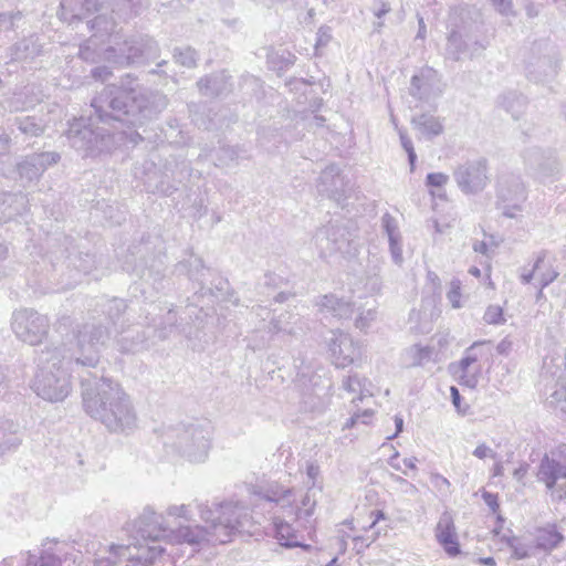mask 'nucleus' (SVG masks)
Here are the masks:
<instances>
[{"instance_id": "obj_1", "label": "nucleus", "mask_w": 566, "mask_h": 566, "mask_svg": "<svg viewBox=\"0 0 566 566\" xmlns=\"http://www.w3.org/2000/svg\"><path fill=\"white\" fill-rule=\"evenodd\" d=\"M127 82L122 86L109 85L93 98L97 122L107 124L114 129L104 127L93 128V118L74 119L66 132V138L72 148L83 153V156H95L111 151L118 132L115 123L123 125H140L161 113L168 105L166 95L142 87L135 78L127 75Z\"/></svg>"}, {"instance_id": "obj_2", "label": "nucleus", "mask_w": 566, "mask_h": 566, "mask_svg": "<svg viewBox=\"0 0 566 566\" xmlns=\"http://www.w3.org/2000/svg\"><path fill=\"white\" fill-rule=\"evenodd\" d=\"M109 339L108 328L92 319L78 327L74 348L63 345L41 350L33 381L36 395L49 401L64 400L72 389L70 373L75 367H96L101 350Z\"/></svg>"}, {"instance_id": "obj_3", "label": "nucleus", "mask_w": 566, "mask_h": 566, "mask_svg": "<svg viewBox=\"0 0 566 566\" xmlns=\"http://www.w3.org/2000/svg\"><path fill=\"white\" fill-rule=\"evenodd\" d=\"M83 406L86 413L115 433H130L137 428L135 408L119 384L99 378L94 384L82 379Z\"/></svg>"}, {"instance_id": "obj_4", "label": "nucleus", "mask_w": 566, "mask_h": 566, "mask_svg": "<svg viewBox=\"0 0 566 566\" xmlns=\"http://www.w3.org/2000/svg\"><path fill=\"white\" fill-rule=\"evenodd\" d=\"M211 426L206 421L179 423L165 433V446L191 463H202L211 448Z\"/></svg>"}, {"instance_id": "obj_5", "label": "nucleus", "mask_w": 566, "mask_h": 566, "mask_svg": "<svg viewBox=\"0 0 566 566\" xmlns=\"http://www.w3.org/2000/svg\"><path fill=\"white\" fill-rule=\"evenodd\" d=\"M198 510L200 518L208 526H180L178 530V538L190 545L226 544L232 538V530L245 524L247 513L244 511L238 512L239 515L235 520L228 517L224 523L216 524L214 511L210 505L200 503L198 504Z\"/></svg>"}, {"instance_id": "obj_6", "label": "nucleus", "mask_w": 566, "mask_h": 566, "mask_svg": "<svg viewBox=\"0 0 566 566\" xmlns=\"http://www.w3.org/2000/svg\"><path fill=\"white\" fill-rule=\"evenodd\" d=\"M160 244L158 238L142 241L128 249L123 262V268L127 272L135 273L144 281L150 283L156 290L161 286L165 277V255L155 250Z\"/></svg>"}, {"instance_id": "obj_7", "label": "nucleus", "mask_w": 566, "mask_h": 566, "mask_svg": "<svg viewBox=\"0 0 566 566\" xmlns=\"http://www.w3.org/2000/svg\"><path fill=\"white\" fill-rule=\"evenodd\" d=\"M188 166L185 161L178 163L175 158L167 160L163 168L154 161H145L143 165V184L145 190L151 193L170 195L181 182Z\"/></svg>"}, {"instance_id": "obj_8", "label": "nucleus", "mask_w": 566, "mask_h": 566, "mask_svg": "<svg viewBox=\"0 0 566 566\" xmlns=\"http://www.w3.org/2000/svg\"><path fill=\"white\" fill-rule=\"evenodd\" d=\"M491 340H478L464 350L463 357L457 365H451L453 375L460 385L468 388H475L479 381L481 367H473L480 360H490L493 356Z\"/></svg>"}, {"instance_id": "obj_9", "label": "nucleus", "mask_w": 566, "mask_h": 566, "mask_svg": "<svg viewBox=\"0 0 566 566\" xmlns=\"http://www.w3.org/2000/svg\"><path fill=\"white\" fill-rule=\"evenodd\" d=\"M11 327L19 339L38 345L48 335L50 322L45 315L32 308H21L13 312Z\"/></svg>"}, {"instance_id": "obj_10", "label": "nucleus", "mask_w": 566, "mask_h": 566, "mask_svg": "<svg viewBox=\"0 0 566 566\" xmlns=\"http://www.w3.org/2000/svg\"><path fill=\"white\" fill-rule=\"evenodd\" d=\"M459 189L465 195L482 192L490 184L489 164L485 158H476L460 164L453 170Z\"/></svg>"}, {"instance_id": "obj_11", "label": "nucleus", "mask_w": 566, "mask_h": 566, "mask_svg": "<svg viewBox=\"0 0 566 566\" xmlns=\"http://www.w3.org/2000/svg\"><path fill=\"white\" fill-rule=\"evenodd\" d=\"M485 48L486 44L473 36L471 25H455L447 36L444 56L452 61H460L464 56L473 57Z\"/></svg>"}, {"instance_id": "obj_12", "label": "nucleus", "mask_w": 566, "mask_h": 566, "mask_svg": "<svg viewBox=\"0 0 566 566\" xmlns=\"http://www.w3.org/2000/svg\"><path fill=\"white\" fill-rule=\"evenodd\" d=\"M497 208L505 217L514 218L526 200L524 184L517 176H504L497 182Z\"/></svg>"}, {"instance_id": "obj_13", "label": "nucleus", "mask_w": 566, "mask_h": 566, "mask_svg": "<svg viewBox=\"0 0 566 566\" xmlns=\"http://www.w3.org/2000/svg\"><path fill=\"white\" fill-rule=\"evenodd\" d=\"M350 233L342 226L328 223L318 229L313 238L314 244L322 259L336 253H345L350 244Z\"/></svg>"}, {"instance_id": "obj_14", "label": "nucleus", "mask_w": 566, "mask_h": 566, "mask_svg": "<svg viewBox=\"0 0 566 566\" xmlns=\"http://www.w3.org/2000/svg\"><path fill=\"white\" fill-rule=\"evenodd\" d=\"M443 90L439 73L430 66H424L411 77L409 92L418 101L430 103L437 99Z\"/></svg>"}, {"instance_id": "obj_15", "label": "nucleus", "mask_w": 566, "mask_h": 566, "mask_svg": "<svg viewBox=\"0 0 566 566\" xmlns=\"http://www.w3.org/2000/svg\"><path fill=\"white\" fill-rule=\"evenodd\" d=\"M537 480L543 482L551 492L553 502L566 499V483L558 484L559 480H566V464L545 455L538 465Z\"/></svg>"}, {"instance_id": "obj_16", "label": "nucleus", "mask_w": 566, "mask_h": 566, "mask_svg": "<svg viewBox=\"0 0 566 566\" xmlns=\"http://www.w3.org/2000/svg\"><path fill=\"white\" fill-rule=\"evenodd\" d=\"M140 312L139 318H143L145 326L153 327L159 339H166L178 331L177 313L172 308H168L161 315V308L157 304L150 303L140 307Z\"/></svg>"}, {"instance_id": "obj_17", "label": "nucleus", "mask_w": 566, "mask_h": 566, "mask_svg": "<svg viewBox=\"0 0 566 566\" xmlns=\"http://www.w3.org/2000/svg\"><path fill=\"white\" fill-rule=\"evenodd\" d=\"M328 348L334 364L338 368H345L361 359L360 346L346 333L332 332Z\"/></svg>"}, {"instance_id": "obj_18", "label": "nucleus", "mask_w": 566, "mask_h": 566, "mask_svg": "<svg viewBox=\"0 0 566 566\" xmlns=\"http://www.w3.org/2000/svg\"><path fill=\"white\" fill-rule=\"evenodd\" d=\"M153 45V41L144 39L125 41L118 49L107 48L104 52L105 60L120 66L136 63L149 55Z\"/></svg>"}, {"instance_id": "obj_19", "label": "nucleus", "mask_w": 566, "mask_h": 566, "mask_svg": "<svg viewBox=\"0 0 566 566\" xmlns=\"http://www.w3.org/2000/svg\"><path fill=\"white\" fill-rule=\"evenodd\" d=\"M558 276V272L554 268V258L546 250H542L536 254L535 262L531 270L523 269L521 281L523 284L531 283L536 277L539 286L538 295H542L543 289L548 286Z\"/></svg>"}, {"instance_id": "obj_20", "label": "nucleus", "mask_w": 566, "mask_h": 566, "mask_svg": "<svg viewBox=\"0 0 566 566\" xmlns=\"http://www.w3.org/2000/svg\"><path fill=\"white\" fill-rule=\"evenodd\" d=\"M144 322H130L119 327L114 337L117 349L123 354H136L148 347V335L145 331Z\"/></svg>"}, {"instance_id": "obj_21", "label": "nucleus", "mask_w": 566, "mask_h": 566, "mask_svg": "<svg viewBox=\"0 0 566 566\" xmlns=\"http://www.w3.org/2000/svg\"><path fill=\"white\" fill-rule=\"evenodd\" d=\"M214 511V523L216 524H222L224 523L228 517L235 520L238 517V512H245V524L240 525L238 528L232 530V535L234 533H249L253 534L255 530H253V525L255 523H259V521H255L253 516V512L249 510V507L242 503L241 501H234L229 500L221 503H216L212 506H210Z\"/></svg>"}, {"instance_id": "obj_22", "label": "nucleus", "mask_w": 566, "mask_h": 566, "mask_svg": "<svg viewBox=\"0 0 566 566\" xmlns=\"http://www.w3.org/2000/svg\"><path fill=\"white\" fill-rule=\"evenodd\" d=\"M61 156L56 151L32 154L18 164V172L21 179L27 181L38 180L51 166L57 164Z\"/></svg>"}, {"instance_id": "obj_23", "label": "nucleus", "mask_w": 566, "mask_h": 566, "mask_svg": "<svg viewBox=\"0 0 566 566\" xmlns=\"http://www.w3.org/2000/svg\"><path fill=\"white\" fill-rule=\"evenodd\" d=\"M347 182L337 165L327 166L318 178L317 190L319 193L339 201L345 195Z\"/></svg>"}, {"instance_id": "obj_24", "label": "nucleus", "mask_w": 566, "mask_h": 566, "mask_svg": "<svg viewBox=\"0 0 566 566\" xmlns=\"http://www.w3.org/2000/svg\"><path fill=\"white\" fill-rule=\"evenodd\" d=\"M306 323L303 317L293 311H284L270 321L269 333L282 336H298L305 332Z\"/></svg>"}, {"instance_id": "obj_25", "label": "nucleus", "mask_w": 566, "mask_h": 566, "mask_svg": "<svg viewBox=\"0 0 566 566\" xmlns=\"http://www.w3.org/2000/svg\"><path fill=\"white\" fill-rule=\"evenodd\" d=\"M436 538L450 556H455L460 553L455 527L450 513L444 512L441 514L436 526Z\"/></svg>"}, {"instance_id": "obj_26", "label": "nucleus", "mask_w": 566, "mask_h": 566, "mask_svg": "<svg viewBox=\"0 0 566 566\" xmlns=\"http://www.w3.org/2000/svg\"><path fill=\"white\" fill-rule=\"evenodd\" d=\"M60 18L72 23L98 10L97 0H61Z\"/></svg>"}, {"instance_id": "obj_27", "label": "nucleus", "mask_w": 566, "mask_h": 566, "mask_svg": "<svg viewBox=\"0 0 566 566\" xmlns=\"http://www.w3.org/2000/svg\"><path fill=\"white\" fill-rule=\"evenodd\" d=\"M22 443L19 424L0 417V457L14 452Z\"/></svg>"}, {"instance_id": "obj_28", "label": "nucleus", "mask_w": 566, "mask_h": 566, "mask_svg": "<svg viewBox=\"0 0 566 566\" xmlns=\"http://www.w3.org/2000/svg\"><path fill=\"white\" fill-rule=\"evenodd\" d=\"M27 198L22 193L0 192V223L10 221L23 213Z\"/></svg>"}, {"instance_id": "obj_29", "label": "nucleus", "mask_w": 566, "mask_h": 566, "mask_svg": "<svg viewBox=\"0 0 566 566\" xmlns=\"http://www.w3.org/2000/svg\"><path fill=\"white\" fill-rule=\"evenodd\" d=\"M161 520V515H158L153 509L146 507L137 521L139 535L145 539H158L165 532Z\"/></svg>"}, {"instance_id": "obj_30", "label": "nucleus", "mask_w": 566, "mask_h": 566, "mask_svg": "<svg viewBox=\"0 0 566 566\" xmlns=\"http://www.w3.org/2000/svg\"><path fill=\"white\" fill-rule=\"evenodd\" d=\"M316 304L322 313L338 318H348L354 313V306L349 301L334 294L321 296Z\"/></svg>"}, {"instance_id": "obj_31", "label": "nucleus", "mask_w": 566, "mask_h": 566, "mask_svg": "<svg viewBox=\"0 0 566 566\" xmlns=\"http://www.w3.org/2000/svg\"><path fill=\"white\" fill-rule=\"evenodd\" d=\"M128 308V305L126 302L122 298H112L108 300L104 306H103V313L111 323L115 329H118L119 327L127 325L132 322L130 319V313H128L127 317L125 318L124 315L126 313V310ZM133 310L130 308L129 312Z\"/></svg>"}, {"instance_id": "obj_32", "label": "nucleus", "mask_w": 566, "mask_h": 566, "mask_svg": "<svg viewBox=\"0 0 566 566\" xmlns=\"http://www.w3.org/2000/svg\"><path fill=\"white\" fill-rule=\"evenodd\" d=\"M413 127L421 133L426 138L431 139L443 133L442 120L431 114L422 113L413 116L411 119Z\"/></svg>"}, {"instance_id": "obj_33", "label": "nucleus", "mask_w": 566, "mask_h": 566, "mask_svg": "<svg viewBox=\"0 0 566 566\" xmlns=\"http://www.w3.org/2000/svg\"><path fill=\"white\" fill-rule=\"evenodd\" d=\"M293 491L291 489L283 490L280 486L270 488L265 493H258V500L264 502V505L273 506L280 505L282 509L290 507V513H293L291 507Z\"/></svg>"}, {"instance_id": "obj_34", "label": "nucleus", "mask_w": 566, "mask_h": 566, "mask_svg": "<svg viewBox=\"0 0 566 566\" xmlns=\"http://www.w3.org/2000/svg\"><path fill=\"white\" fill-rule=\"evenodd\" d=\"M272 533L280 545L285 547L298 546L297 535L293 526L279 516L272 517Z\"/></svg>"}, {"instance_id": "obj_35", "label": "nucleus", "mask_w": 566, "mask_h": 566, "mask_svg": "<svg viewBox=\"0 0 566 566\" xmlns=\"http://www.w3.org/2000/svg\"><path fill=\"white\" fill-rule=\"evenodd\" d=\"M41 52V44L36 36L31 35L19 42L11 48L12 61H25L33 59Z\"/></svg>"}, {"instance_id": "obj_36", "label": "nucleus", "mask_w": 566, "mask_h": 566, "mask_svg": "<svg viewBox=\"0 0 566 566\" xmlns=\"http://www.w3.org/2000/svg\"><path fill=\"white\" fill-rule=\"evenodd\" d=\"M200 92L206 96H217L228 90V76L221 72L206 76L197 83Z\"/></svg>"}, {"instance_id": "obj_37", "label": "nucleus", "mask_w": 566, "mask_h": 566, "mask_svg": "<svg viewBox=\"0 0 566 566\" xmlns=\"http://www.w3.org/2000/svg\"><path fill=\"white\" fill-rule=\"evenodd\" d=\"M433 349L430 346L412 345L402 354V361L406 367H418L429 363Z\"/></svg>"}, {"instance_id": "obj_38", "label": "nucleus", "mask_w": 566, "mask_h": 566, "mask_svg": "<svg viewBox=\"0 0 566 566\" xmlns=\"http://www.w3.org/2000/svg\"><path fill=\"white\" fill-rule=\"evenodd\" d=\"M499 105L517 119L525 111L526 98L517 92L510 91L499 97Z\"/></svg>"}, {"instance_id": "obj_39", "label": "nucleus", "mask_w": 566, "mask_h": 566, "mask_svg": "<svg viewBox=\"0 0 566 566\" xmlns=\"http://www.w3.org/2000/svg\"><path fill=\"white\" fill-rule=\"evenodd\" d=\"M41 101V97L34 93V87L27 86L23 91L14 93L9 102L11 112L25 111L32 108Z\"/></svg>"}, {"instance_id": "obj_40", "label": "nucleus", "mask_w": 566, "mask_h": 566, "mask_svg": "<svg viewBox=\"0 0 566 566\" xmlns=\"http://www.w3.org/2000/svg\"><path fill=\"white\" fill-rule=\"evenodd\" d=\"M14 125L25 137H38L44 133L45 124L35 116H20L14 118Z\"/></svg>"}, {"instance_id": "obj_41", "label": "nucleus", "mask_w": 566, "mask_h": 566, "mask_svg": "<svg viewBox=\"0 0 566 566\" xmlns=\"http://www.w3.org/2000/svg\"><path fill=\"white\" fill-rule=\"evenodd\" d=\"M563 538L564 536L557 531L555 525H547L537 531L536 544L538 548L552 551L559 545Z\"/></svg>"}, {"instance_id": "obj_42", "label": "nucleus", "mask_w": 566, "mask_h": 566, "mask_svg": "<svg viewBox=\"0 0 566 566\" xmlns=\"http://www.w3.org/2000/svg\"><path fill=\"white\" fill-rule=\"evenodd\" d=\"M557 73V64L547 59H538L536 64L527 66V77L534 82L544 81Z\"/></svg>"}, {"instance_id": "obj_43", "label": "nucleus", "mask_w": 566, "mask_h": 566, "mask_svg": "<svg viewBox=\"0 0 566 566\" xmlns=\"http://www.w3.org/2000/svg\"><path fill=\"white\" fill-rule=\"evenodd\" d=\"M369 381L366 378H360L358 375H350L343 381V388L352 394H358L357 398H353V402L357 400L363 401L366 396H371L368 388Z\"/></svg>"}, {"instance_id": "obj_44", "label": "nucleus", "mask_w": 566, "mask_h": 566, "mask_svg": "<svg viewBox=\"0 0 566 566\" xmlns=\"http://www.w3.org/2000/svg\"><path fill=\"white\" fill-rule=\"evenodd\" d=\"M318 492H321V490H318ZM316 493V490H314L313 488H308L307 492L305 493L301 501V505L296 506V510L294 512L295 518L297 521H307L313 515L315 506L317 504Z\"/></svg>"}, {"instance_id": "obj_45", "label": "nucleus", "mask_w": 566, "mask_h": 566, "mask_svg": "<svg viewBox=\"0 0 566 566\" xmlns=\"http://www.w3.org/2000/svg\"><path fill=\"white\" fill-rule=\"evenodd\" d=\"M67 266H73L77 273L88 274L95 268V258L92 254H76L66 256Z\"/></svg>"}, {"instance_id": "obj_46", "label": "nucleus", "mask_w": 566, "mask_h": 566, "mask_svg": "<svg viewBox=\"0 0 566 566\" xmlns=\"http://www.w3.org/2000/svg\"><path fill=\"white\" fill-rule=\"evenodd\" d=\"M391 122L399 135V138H400V144H401V147L406 150L407 155H408V160H409V164H410V170L413 171L415 170V164H416V160H417V155H416V151H415V148H413V144H412V140L410 139V137L408 136L406 129L401 128L398 126L397 122H396V118L394 116H391Z\"/></svg>"}, {"instance_id": "obj_47", "label": "nucleus", "mask_w": 566, "mask_h": 566, "mask_svg": "<svg viewBox=\"0 0 566 566\" xmlns=\"http://www.w3.org/2000/svg\"><path fill=\"white\" fill-rule=\"evenodd\" d=\"M502 541L512 549L514 558L524 559L531 556V546L522 543L517 537L503 535Z\"/></svg>"}, {"instance_id": "obj_48", "label": "nucleus", "mask_w": 566, "mask_h": 566, "mask_svg": "<svg viewBox=\"0 0 566 566\" xmlns=\"http://www.w3.org/2000/svg\"><path fill=\"white\" fill-rule=\"evenodd\" d=\"M87 28L94 32L93 38H102L103 35H109L113 30V22H109L104 15H97L87 22Z\"/></svg>"}, {"instance_id": "obj_49", "label": "nucleus", "mask_w": 566, "mask_h": 566, "mask_svg": "<svg viewBox=\"0 0 566 566\" xmlns=\"http://www.w3.org/2000/svg\"><path fill=\"white\" fill-rule=\"evenodd\" d=\"M174 57L182 66L192 67L197 62V52L191 48L176 49Z\"/></svg>"}, {"instance_id": "obj_50", "label": "nucleus", "mask_w": 566, "mask_h": 566, "mask_svg": "<svg viewBox=\"0 0 566 566\" xmlns=\"http://www.w3.org/2000/svg\"><path fill=\"white\" fill-rule=\"evenodd\" d=\"M305 408L312 412L321 413L329 405V398L328 397H321L318 395H310L304 399Z\"/></svg>"}, {"instance_id": "obj_51", "label": "nucleus", "mask_w": 566, "mask_h": 566, "mask_svg": "<svg viewBox=\"0 0 566 566\" xmlns=\"http://www.w3.org/2000/svg\"><path fill=\"white\" fill-rule=\"evenodd\" d=\"M381 228L384 232L387 234L388 240L401 237L398 222L396 218L392 217L390 213H385L381 217Z\"/></svg>"}, {"instance_id": "obj_52", "label": "nucleus", "mask_w": 566, "mask_h": 566, "mask_svg": "<svg viewBox=\"0 0 566 566\" xmlns=\"http://www.w3.org/2000/svg\"><path fill=\"white\" fill-rule=\"evenodd\" d=\"M483 319L490 325H502L505 323L503 308L500 305H490L485 310Z\"/></svg>"}, {"instance_id": "obj_53", "label": "nucleus", "mask_w": 566, "mask_h": 566, "mask_svg": "<svg viewBox=\"0 0 566 566\" xmlns=\"http://www.w3.org/2000/svg\"><path fill=\"white\" fill-rule=\"evenodd\" d=\"M447 298L453 308L461 307V281L459 279H453L450 282V289L447 293Z\"/></svg>"}, {"instance_id": "obj_54", "label": "nucleus", "mask_w": 566, "mask_h": 566, "mask_svg": "<svg viewBox=\"0 0 566 566\" xmlns=\"http://www.w3.org/2000/svg\"><path fill=\"white\" fill-rule=\"evenodd\" d=\"M525 161L532 166L537 167L542 175H545V167L542 164L543 153L539 149H530L524 155Z\"/></svg>"}, {"instance_id": "obj_55", "label": "nucleus", "mask_w": 566, "mask_h": 566, "mask_svg": "<svg viewBox=\"0 0 566 566\" xmlns=\"http://www.w3.org/2000/svg\"><path fill=\"white\" fill-rule=\"evenodd\" d=\"M376 311L375 310H367L365 312H361L359 313V315L357 316L356 321H355V326L361 331L368 328L371 324V322H374L376 319Z\"/></svg>"}, {"instance_id": "obj_56", "label": "nucleus", "mask_w": 566, "mask_h": 566, "mask_svg": "<svg viewBox=\"0 0 566 566\" xmlns=\"http://www.w3.org/2000/svg\"><path fill=\"white\" fill-rule=\"evenodd\" d=\"M389 242V250L391 254V259L395 264L401 265L403 262L402 256V247H401V237L397 239H390Z\"/></svg>"}, {"instance_id": "obj_57", "label": "nucleus", "mask_w": 566, "mask_h": 566, "mask_svg": "<svg viewBox=\"0 0 566 566\" xmlns=\"http://www.w3.org/2000/svg\"><path fill=\"white\" fill-rule=\"evenodd\" d=\"M449 181V176L443 172H430L426 177V185L431 188H442Z\"/></svg>"}, {"instance_id": "obj_58", "label": "nucleus", "mask_w": 566, "mask_h": 566, "mask_svg": "<svg viewBox=\"0 0 566 566\" xmlns=\"http://www.w3.org/2000/svg\"><path fill=\"white\" fill-rule=\"evenodd\" d=\"M20 18V13H0V33L9 32L14 27V20Z\"/></svg>"}, {"instance_id": "obj_59", "label": "nucleus", "mask_w": 566, "mask_h": 566, "mask_svg": "<svg viewBox=\"0 0 566 566\" xmlns=\"http://www.w3.org/2000/svg\"><path fill=\"white\" fill-rule=\"evenodd\" d=\"M495 10L503 15H514L512 0H490Z\"/></svg>"}, {"instance_id": "obj_60", "label": "nucleus", "mask_w": 566, "mask_h": 566, "mask_svg": "<svg viewBox=\"0 0 566 566\" xmlns=\"http://www.w3.org/2000/svg\"><path fill=\"white\" fill-rule=\"evenodd\" d=\"M190 505L181 504V505H170L167 509V514L170 516L184 517L186 520L190 518Z\"/></svg>"}, {"instance_id": "obj_61", "label": "nucleus", "mask_w": 566, "mask_h": 566, "mask_svg": "<svg viewBox=\"0 0 566 566\" xmlns=\"http://www.w3.org/2000/svg\"><path fill=\"white\" fill-rule=\"evenodd\" d=\"M389 478L391 481L400 484L406 493L415 494L418 491L417 488L412 483H409L406 479H403L400 475L390 473Z\"/></svg>"}, {"instance_id": "obj_62", "label": "nucleus", "mask_w": 566, "mask_h": 566, "mask_svg": "<svg viewBox=\"0 0 566 566\" xmlns=\"http://www.w3.org/2000/svg\"><path fill=\"white\" fill-rule=\"evenodd\" d=\"M473 455L479 459H485V458L494 459L496 457V453L490 447H488L485 443H481L474 449Z\"/></svg>"}, {"instance_id": "obj_63", "label": "nucleus", "mask_w": 566, "mask_h": 566, "mask_svg": "<svg viewBox=\"0 0 566 566\" xmlns=\"http://www.w3.org/2000/svg\"><path fill=\"white\" fill-rule=\"evenodd\" d=\"M40 566H61V559L54 554L45 552L40 558Z\"/></svg>"}, {"instance_id": "obj_64", "label": "nucleus", "mask_w": 566, "mask_h": 566, "mask_svg": "<svg viewBox=\"0 0 566 566\" xmlns=\"http://www.w3.org/2000/svg\"><path fill=\"white\" fill-rule=\"evenodd\" d=\"M566 402V387L557 388L549 397L551 405Z\"/></svg>"}]
</instances>
